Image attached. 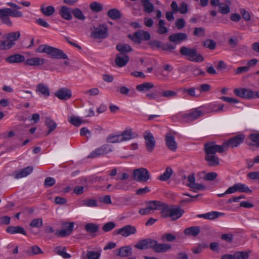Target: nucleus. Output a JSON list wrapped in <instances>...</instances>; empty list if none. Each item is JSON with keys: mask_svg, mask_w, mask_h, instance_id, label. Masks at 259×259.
I'll return each instance as SVG.
<instances>
[{"mask_svg": "<svg viewBox=\"0 0 259 259\" xmlns=\"http://www.w3.org/2000/svg\"><path fill=\"white\" fill-rule=\"evenodd\" d=\"M184 212V210L179 206L169 208L168 205L165 204L162 210L160 211V214L163 218H169L172 221H175L180 218Z\"/></svg>", "mask_w": 259, "mask_h": 259, "instance_id": "f257e3e1", "label": "nucleus"}, {"mask_svg": "<svg viewBox=\"0 0 259 259\" xmlns=\"http://www.w3.org/2000/svg\"><path fill=\"white\" fill-rule=\"evenodd\" d=\"M208 113L204 107H200L192 109L189 112L183 113L182 123H190Z\"/></svg>", "mask_w": 259, "mask_h": 259, "instance_id": "f03ea898", "label": "nucleus"}, {"mask_svg": "<svg viewBox=\"0 0 259 259\" xmlns=\"http://www.w3.org/2000/svg\"><path fill=\"white\" fill-rule=\"evenodd\" d=\"M18 9H12L5 8L0 9V20L2 22L8 26H11L12 22L9 18L10 16L13 17H21L23 16L22 12L17 10Z\"/></svg>", "mask_w": 259, "mask_h": 259, "instance_id": "7ed1b4c3", "label": "nucleus"}, {"mask_svg": "<svg viewBox=\"0 0 259 259\" xmlns=\"http://www.w3.org/2000/svg\"><path fill=\"white\" fill-rule=\"evenodd\" d=\"M180 54L188 57V59L192 62H201L203 61V57L197 51L196 48H189L183 46L180 50Z\"/></svg>", "mask_w": 259, "mask_h": 259, "instance_id": "20e7f679", "label": "nucleus"}, {"mask_svg": "<svg viewBox=\"0 0 259 259\" xmlns=\"http://www.w3.org/2000/svg\"><path fill=\"white\" fill-rule=\"evenodd\" d=\"M91 37L95 39H103L108 36V27L106 24H100L91 29Z\"/></svg>", "mask_w": 259, "mask_h": 259, "instance_id": "39448f33", "label": "nucleus"}, {"mask_svg": "<svg viewBox=\"0 0 259 259\" xmlns=\"http://www.w3.org/2000/svg\"><path fill=\"white\" fill-rule=\"evenodd\" d=\"M204 150L205 154L215 155L217 152L223 153L225 151V146L224 143L222 145H219L214 142H207L205 144Z\"/></svg>", "mask_w": 259, "mask_h": 259, "instance_id": "423d86ee", "label": "nucleus"}, {"mask_svg": "<svg viewBox=\"0 0 259 259\" xmlns=\"http://www.w3.org/2000/svg\"><path fill=\"white\" fill-rule=\"evenodd\" d=\"M112 151V146L108 144H104L92 151L88 156V158H95L99 156L108 154Z\"/></svg>", "mask_w": 259, "mask_h": 259, "instance_id": "0eeeda50", "label": "nucleus"}, {"mask_svg": "<svg viewBox=\"0 0 259 259\" xmlns=\"http://www.w3.org/2000/svg\"><path fill=\"white\" fill-rule=\"evenodd\" d=\"M128 37L138 44H140L142 40H149L151 35L149 32L143 30H139L136 31L133 35L130 34Z\"/></svg>", "mask_w": 259, "mask_h": 259, "instance_id": "6e6552de", "label": "nucleus"}, {"mask_svg": "<svg viewBox=\"0 0 259 259\" xmlns=\"http://www.w3.org/2000/svg\"><path fill=\"white\" fill-rule=\"evenodd\" d=\"M133 177L135 180L139 182H146L150 178L148 170L142 167L135 169Z\"/></svg>", "mask_w": 259, "mask_h": 259, "instance_id": "1a4fd4ad", "label": "nucleus"}, {"mask_svg": "<svg viewBox=\"0 0 259 259\" xmlns=\"http://www.w3.org/2000/svg\"><path fill=\"white\" fill-rule=\"evenodd\" d=\"M245 138V135L242 134L231 138L227 141L224 143V145L225 146V150H227L229 147H238L244 142Z\"/></svg>", "mask_w": 259, "mask_h": 259, "instance_id": "9d476101", "label": "nucleus"}, {"mask_svg": "<svg viewBox=\"0 0 259 259\" xmlns=\"http://www.w3.org/2000/svg\"><path fill=\"white\" fill-rule=\"evenodd\" d=\"M136 228L131 225H127L114 231L115 234H119L122 237H127L137 233Z\"/></svg>", "mask_w": 259, "mask_h": 259, "instance_id": "9b49d317", "label": "nucleus"}, {"mask_svg": "<svg viewBox=\"0 0 259 259\" xmlns=\"http://www.w3.org/2000/svg\"><path fill=\"white\" fill-rule=\"evenodd\" d=\"M52 58L56 59H68L67 55L62 50L50 47L47 53Z\"/></svg>", "mask_w": 259, "mask_h": 259, "instance_id": "f8f14e48", "label": "nucleus"}, {"mask_svg": "<svg viewBox=\"0 0 259 259\" xmlns=\"http://www.w3.org/2000/svg\"><path fill=\"white\" fill-rule=\"evenodd\" d=\"M147 150L151 152L155 147L156 142L152 133L145 132L144 136Z\"/></svg>", "mask_w": 259, "mask_h": 259, "instance_id": "ddd939ff", "label": "nucleus"}, {"mask_svg": "<svg viewBox=\"0 0 259 259\" xmlns=\"http://www.w3.org/2000/svg\"><path fill=\"white\" fill-rule=\"evenodd\" d=\"M234 93L236 96L242 98L246 99H253L254 92L247 89H235L234 90Z\"/></svg>", "mask_w": 259, "mask_h": 259, "instance_id": "4468645a", "label": "nucleus"}, {"mask_svg": "<svg viewBox=\"0 0 259 259\" xmlns=\"http://www.w3.org/2000/svg\"><path fill=\"white\" fill-rule=\"evenodd\" d=\"M74 223L73 222L64 223L62 224L64 229L56 232V235L60 237H65L69 235L73 230Z\"/></svg>", "mask_w": 259, "mask_h": 259, "instance_id": "2eb2a0df", "label": "nucleus"}, {"mask_svg": "<svg viewBox=\"0 0 259 259\" xmlns=\"http://www.w3.org/2000/svg\"><path fill=\"white\" fill-rule=\"evenodd\" d=\"M54 95L60 100H67L71 97L72 92L66 88H62L56 91Z\"/></svg>", "mask_w": 259, "mask_h": 259, "instance_id": "dca6fc26", "label": "nucleus"}, {"mask_svg": "<svg viewBox=\"0 0 259 259\" xmlns=\"http://www.w3.org/2000/svg\"><path fill=\"white\" fill-rule=\"evenodd\" d=\"M165 144L167 148L172 151H176L177 149V143H176L175 137L168 133L165 135Z\"/></svg>", "mask_w": 259, "mask_h": 259, "instance_id": "f3484780", "label": "nucleus"}, {"mask_svg": "<svg viewBox=\"0 0 259 259\" xmlns=\"http://www.w3.org/2000/svg\"><path fill=\"white\" fill-rule=\"evenodd\" d=\"M35 92L38 95L43 96L45 98L50 95V91L48 85L43 83H40L37 85Z\"/></svg>", "mask_w": 259, "mask_h": 259, "instance_id": "a211bd4d", "label": "nucleus"}, {"mask_svg": "<svg viewBox=\"0 0 259 259\" xmlns=\"http://www.w3.org/2000/svg\"><path fill=\"white\" fill-rule=\"evenodd\" d=\"M187 35L185 33L179 32L172 34L168 36V40L175 44H180L187 39Z\"/></svg>", "mask_w": 259, "mask_h": 259, "instance_id": "6ab92c4d", "label": "nucleus"}, {"mask_svg": "<svg viewBox=\"0 0 259 259\" xmlns=\"http://www.w3.org/2000/svg\"><path fill=\"white\" fill-rule=\"evenodd\" d=\"M46 61L44 58L38 57H32L25 60L24 64L26 65L29 66H37L39 65H43Z\"/></svg>", "mask_w": 259, "mask_h": 259, "instance_id": "aec40b11", "label": "nucleus"}, {"mask_svg": "<svg viewBox=\"0 0 259 259\" xmlns=\"http://www.w3.org/2000/svg\"><path fill=\"white\" fill-rule=\"evenodd\" d=\"M120 136L122 142L135 138L137 137L138 135L134 133L131 128H126Z\"/></svg>", "mask_w": 259, "mask_h": 259, "instance_id": "412c9836", "label": "nucleus"}, {"mask_svg": "<svg viewBox=\"0 0 259 259\" xmlns=\"http://www.w3.org/2000/svg\"><path fill=\"white\" fill-rule=\"evenodd\" d=\"M33 171V167L27 166L23 169L18 171H16L14 173V178L16 179H20L26 177L30 174Z\"/></svg>", "mask_w": 259, "mask_h": 259, "instance_id": "4be33fe9", "label": "nucleus"}, {"mask_svg": "<svg viewBox=\"0 0 259 259\" xmlns=\"http://www.w3.org/2000/svg\"><path fill=\"white\" fill-rule=\"evenodd\" d=\"M225 213L218 211H211L204 214H198L197 217L199 218H204L208 220H213L221 216H224Z\"/></svg>", "mask_w": 259, "mask_h": 259, "instance_id": "5701e85b", "label": "nucleus"}, {"mask_svg": "<svg viewBox=\"0 0 259 259\" xmlns=\"http://www.w3.org/2000/svg\"><path fill=\"white\" fill-rule=\"evenodd\" d=\"M129 57L127 55L117 54L115 60L116 65L119 67L124 66L129 61Z\"/></svg>", "mask_w": 259, "mask_h": 259, "instance_id": "b1692460", "label": "nucleus"}, {"mask_svg": "<svg viewBox=\"0 0 259 259\" xmlns=\"http://www.w3.org/2000/svg\"><path fill=\"white\" fill-rule=\"evenodd\" d=\"M6 61L9 63H20L25 61V57L16 54L7 57Z\"/></svg>", "mask_w": 259, "mask_h": 259, "instance_id": "393cba45", "label": "nucleus"}, {"mask_svg": "<svg viewBox=\"0 0 259 259\" xmlns=\"http://www.w3.org/2000/svg\"><path fill=\"white\" fill-rule=\"evenodd\" d=\"M20 37V31H14L8 33L5 35V38L7 39L10 43L12 44V46L15 45V41L17 40Z\"/></svg>", "mask_w": 259, "mask_h": 259, "instance_id": "a878e982", "label": "nucleus"}, {"mask_svg": "<svg viewBox=\"0 0 259 259\" xmlns=\"http://www.w3.org/2000/svg\"><path fill=\"white\" fill-rule=\"evenodd\" d=\"M205 160L208 162V164L210 166H215L220 164L219 158L215 155L205 154Z\"/></svg>", "mask_w": 259, "mask_h": 259, "instance_id": "bb28decb", "label": "nucleus"}, {"mask_svg": "<svg viewBox=\"0 0 259 259\" xmlns=\"http://www.w3.org/2000/svg\"><path fill=\"white\" fill-rule=\"evenodd\" d=\"M200 232V227L199 226H192L186 228L184 231V234L189 236H197Z\"/></svg>", "mask_w": 259, "mask_h": 259, "instance_id": "cd10ccee", "label": "nucleus"}, {"mask_svg": "<svg viewBox=\"0 0 259 259\" xmlns=\"http://www.w3.org/2000/svg\"><path fill=\"white\" fill-rule=\"evenodd\" d=\"M53 251L55 254L60 255L65 258L71 257V255L66 252V248L65 246H57L54 248Z\"/></svg>", "mask_w": 259, "mask_h": 259, "instance_id": "c85d7f7f", "label": "nucleus"}, {"mask_svg": "<svg viewBox=\"0 0 259 259\" xmlns=\"http://www.w3.org/2000/svg\"><path fill=\"white\" fill-rule=\"evenodd\" d=\"M146 205L151 211L157 209L161 210V211L165 203H161L158 201H151L146 203Z\"/></svg>", "mask_w": 259, "mask_h": 259, "instance_id": "c756f323", "label": "nucleus"}, {"mask_svg": "<svg viewBox=\"0 0 259 259\" xmlns=\"http://www.w3.org/2000/svg\"><path fill=\"white\" fill-rule=\"evenodd\" d=\"M6 232L11 234L19 233L26 235L24 229L20 226H9L6 229Z\"/></svg>", "mask_w": 259, "mask_h": 259, "instance_id": "7c9ffc66", "label": "nucleus"}, {"mask_svg": "<svg viewBox=\"0 0 259 259\" xmlns=\"http://www.w3.org/2000/svg\"><path fill=\"white\" fill-rule=\"evenodd\" d=\"M154 87L153 83L150 82H145L136 86V89L140 92H148Z\"/></svg>", "mask_w": 259, "mask_h": 259, "instance_id": "2f4dec72", "label": "nucleus"}, {"mask_svg": "<svg viewBox=\"0 0 259 259\" xmlns=\"http://www.w3.org/2000/svg\"><path fill=\"white\" fill-rule=\"evenodd\" d=\"M132 254V248L130 246H125L120 247L118 250L117 255L122 256L126 257Z\"/></svg>", "mask_w": 259, "mask_h": 259, "instance_id": "473e14b6", "label": "nucleus"}, {"mask_svg": "<svg viewBox=\"0 0 259 259\" xmlns=\"http://www.w3.org/2000/svg\"><path fill=\"white\" fill-rule=\"evenodd\" d=\"M141 3L145 13L149 14L154 11V6L150 0H141Z\"/></svg>", "mask_w": 259, "mask_h": 259, "instance_id": "72a5a7b5", "label": "nucleus"}, {"mask_svg": "<svg viewBox=\"0 0 259 259\" xmlns=\"http://www.w3.org/2000/svg\"><path fill=\"white\" fill-rule=\"evenodd\" d=\"M116 49L120 52L119 55H126V53H129L132 51V47L127 44H117L116 46Z\"/></svg>", "mask_w": 259, "mask_h": 259, "instance_id": "f704fd0d", "label": "nucleus"}, {"mask_svg": "<svg viewBox=\"0 0 259 259\" xmlns=\"http://www.w3.org/2000/svg\"><path fill=\"white\" fill-rule=\"evenodd\" d=\"M45 125L49 128V131L47 133V136L49 135L51 132L54 131L57 127L56 123L52 120L50 117H46L45 120Z\"/></svg>", "mask_w": 259, "mask_h": 259, "instance_id": "c9c22d12", "label": "nucleus"}, {"mask_svg": "<svg viewBox=\"0 0 259 259\" xmlns=\"http://www.w3.org/2000/svg\"><path fill=\"white\" fill-rule=\"evenodd\" d=\"M40 11L46 16H50L52 15L55 12V8L52 6L45 7L44 5L40 6Z\"/></svg>", "mask_w": 259, "mask_h": 259, "instance_id": "e433bc0d", "label": "nucleus"}, {"mask_svg": "<svg viewBox=\"0 0 259 259\" xmlns=\"http://www.w3.org/2000/svg\"><path fill=\"white\" fill-rule=\"evenodd\" d=\"M59 14L64 19L70 20L72 19L70 10L66 6H62L59 11Z\"/></svg>", "mask_w": 259, "mask_h": 259, "instance_id": "4c0bfd02", "label": "nucleus"}, {"mask_svg": "<svg viewBox=\"0 0 259 259\" xmlns=\"http://www.w3.org/2000/svg\"><path fill=\"white\" fill-rule=\"evenodd\" d=\"M171 246L169 244L167 243H158L157 242V244L155 247V252H164L171 249Z\"/></svg>", "mask_w": 259, "mask_h": 259, "instance_id": "58836bf2", "label": "nucleus"}, {"mask_svg": "<svg viewBox=\"0 0 259 259\" xmlns=\"http://www.w3.org/2000/svg\"><path fill=\"white\" fill-rule=\"evenodd\" d=\"M107 16L108 17L112 20L119 19L121 17V14L119 11L116 9H112L109 10L107 12Z\"/></svg>", "mask_w": 259, "mask_h": 259, "instance_id": "ea45409f", "label": "nucleus"}, {"mask_svg": "<svg viewBox=\"0 0 259 259\" xmlns=\"http://www.w3.org/2000/svg\"><path fill=\"white\" fill-rule=\"evenodd\" d=\"M85 230L90 234H94L98 231L99 226L94 223H88L84 226Z\"/></svg>", "mask_w": 259, "mask_h": 259, "instance_id": "a19ab883", "label": "nucleus"}, {"mask_svg": "<svg viewBox=\"0 0 259 259\" xmlns=\"http://www.w3.org/2000/svg\"><path fill=\"white\" fill-rule=\"evenodd\" d=\"M173 171L170 167H167L164 172L161 175L158 179L161 181H166L168 180L171 176Z\"/></svg>", "mask_w": 259, "mask_h": 259, "instance_id": "79ce46f5", "label": "nucleus"}, {"mask_svg": "<svg viewBox=\"0 0 259 259\" xmlns=\"http://www.w3.org/2000/svg\"><path fill=\"white\" fill-rule=\"evenodd\" d=\"M90 9L94 13H99L103 10V5L99 2H93L90 4Z\"/></svg>", "mask_w": 259, "mask_h": 259, "instance_id": "37998d69", "label": "nucleus"}, {"mask_svg": "<svg viewBox=\"0 0 259 259\" xmlns=\"http://www.w3.org/2000/svg\"><path fill=\"white\" fill-rule=\"evenodd\" d=\"M68 121L75 126H79L82 123L86 122L85 120H82L80 117L75 116H71Z\"/></svg>", "mask_w": 259, "mask_h": 259, "instance_id": "c03bdc74", "label": "nucleus"}, {"mask_svg": "<svg viewBox=\"0 0 259 259\" xmlns=\"http://www.w3.org/2000/svg\"><path fill=\"white\" fill-rule=\"evenodd\" d=\"M236 185L237 192L248 193H251L252 192V190H250V188L245 184L238 183H236Z\"/></svg>", "mask_w": 259, "mask_h": 259, "instance_id": "a18cd8bd", "label": "nucleus"}, {"mask_svg": "<svg viewBox=\"0 0 259 259\" xmlns=\"http://www.w3.org/2000/svg\"><path fill=\"white\" fill-rule=\"evenodd\" d=\"M106 142L110 143L122 142L120 134L109 135L106 138Z\"/></svg>", "mask_w": 259, "mask_h": 259, "instance_id": "49530a36", "label": "nucleus"}, {"mask_svg": "<svg viewBox=\"0 0 259 259\" xmlns=\"http://www.w3.org/2000/svg\"><path fill=\"white\" fill-rule=\"evenodd\" d=\"M250 251H237L234 254V259H248L249 256Z\"/></svg>", "mask_w": 259, "mask_h": 259, "instance_id": "de8ad7c7", "label": "nucleus"}, {"mask_svg": "<svg viewBox=\"0 0 259 259\" xmlns=\"http://www.w3.org/2000/svg\"><path fill=\"white\" fill-rule=\"evenodd\" d=\"M159 95L162 97L169 99L176 97L177 93L175 91L170 90H164L159 93Z\"/></svg>", "mask_w": 259, "mask_h": 259, "instance_id": "09e8293b", "label": "nucleus"}, {"mask_svg": "<svg viewBox=\"0 0 259 259\" xmlns=\"http://www.w3.org/2000/svg\"><path fill=\"white\" fill-rule=\"evenodd\" d=\"M176 239V237L173 234L170 233H164L162 235L161 237V240L164 242H172L175 241Z\"/></svg>", "mask_w": 259, "mask_h": 259, "instance_id": "8fccbe9b", "label": "nucleus"}, {"mask_svg": "<svg viewBox=\"0 0 259 259\" xmlns=\"http://www.w3.org/2000/svg\"><path fill=\"white\" fill-rule=\"evenodd\" d=\"M73 16L77 19L83 21L85 19V17L83 15L82 11L78 8H75L72 11Z\"/></svg>", "mask_w": 259, "mask_h": 259, "instance_id": "3c124183", "label": "nucleus"}, {"mask_svg": "<svg viewBox=\"0 0 259 259\" xmlns=\"http://www.w3.org/2000/svg\"><path fill=\"white\" fill-rule=\"evenodd\" d=\"M81 205L88 207H96L98 206L97 201L95 199H85L81 202Z\"/></svg>", "mask_w": 259, "mask_h": 259, "instance_id": "603ef678", "label": "nucleus"}, {"mask_svg": "<svg viewBox=\"0 0 259 259\" xmlns=\"http://www.w3.org/2000/svg\"><path fill=\"white\" fill-rule=\"evenodd\" d=\"M219 12L222 14H227L230 12V8L229 5L221 3L219 6Z\"/></svg>", "mask_w": 259, "mask_h": 259, "instance_id": "864d4df0", "label": "nucleus"}, {"mask_svg": "<svg viewBox=\"0 0 259 259\" xmlns=\"http://www.w3.org/2000/svg\"><path fill=\"white\" fill-rule=\"evenodd\" d=\"M224 105L223 104H212L209 106V109L210 112H219L223 110Z\"/></svg>", "mask_w": 259, "mask_h": 259, "instance_id": "5fc2aeb1", "label": "nucleus"}, {"mask_svg": "<svg viewBox=\"0 0 259 259\" xmlns=\"http://www.w3.org/2000/svg\"><path fill=\"white\" fill-rule=\"evenodd\" d=\"M135 247L139 249L143 250L147 249L146 239L139 240L135 245Z\"/></svg>", "mask_w": 259, "mask_h": 259, "instance_id": "6e6d98bb", "label": "nucleus"}, {"mask_svg": "<svg viewBox=\"0 0 259 259\" xmlns=\"http://www.w3.org/2000/svg\"><path fill=\"white\" fill-rule=\"evenodd\" d=\"M148 44L152 49H161L162 42L157 40H152L150 41Z\"/></svg>", "mask_w": 259, "mask_h": 259, "instance_id": "4d7b16f0", "label": "nucleus"}, {"mask_svg": "<svg viewBox=\"0 0 259 259\" xmlns=\"http://www.w3.org/2000/svg\"><path fill=\"white\" fill-rule=\"evenodd\" d=\"M13 47L12 44L6 39V40L0 41V50H8Z\"/></svg>", "mask_w": 259, "mask_h": 259, "instance_id": "13d9d810", "label": "nucleus"}, {"mask_svg": "<svg viewBox=\"0 0 259 259\" xmlns=\"http://www.w3.org/2000/svg\"><path fill=\"white\" fill-rule=\"evenodd\" d=\"M193 35L197 37L205 36V29L202 27H196L194 29Z\"/></svg>", "mask_w": 259, "mask_h": 259, "instance_id": "bf43d9fd", "label": "nucleus"}, {"mask_svg": "<svg viewBox=\"0 0 259 259\" xmlns=\"http://www.w3.org/2000/svg\"><path fill=\"white\" fill-rule=\"evenodd\" d=\"M208 247V245L206 243L199 244L197 247H194L192 249V252L195 254L200 253L203 248H206Z\"/></svg>", "mask_w": 259, "mask_h": 259, "instance_id": "052dcab7", "label": "nucleus"}, {"mask_svg": "<svg viewBox=\"0 0 259 259\" xmlns=\"http://www.w3.org/2000/svg\"><path fill=\"white\" fill-rule=\"evenodd\" d=\"M115 226L116 225L114 222H110L105 224L102 227V229L104 232H107L113 229Z\"/></svg>", "mask_w": 259, "mask_h": 259, "instance_id": "680f3d73", "label": "nucleus"}, {"mask_svg": "<svg viewBox=\"0 0 259 259\" xmlns=\"http://www.w3.org/2000/svg\"><path fill=\"white\" fill-rule=\"evenodd\" d=\"M203 46L212 50L215 48L216 43L212 39H207L204 41Z\"/></svg>", "mask_w": 259, "mask_h": 259, "instance_id": "e2e57ef3", "label": "nucleus"}, {"mask_svg": "<svg viewBox=\"0 0 259 259\" xmlns=\"http://www.w3.org/2000/svg\"><path fill=\"white\" fill-rule=\"evenodd\" d=\"M249 139L250 140L255 143V145L259 147V133H252L249 135Z\"/></svg>", "mask_w": 259, "mask_h": 259, "instance_id": "0e129e2a", "label": "nucleus"}, {"mask_svg": "<svg viewBox=\"0 0 259 259\" xmlns=\"http://www.w3.org/2000/svg\"><path fill=\"white\" fill-rule=\"evenodd\" d=\"M100 253L97 251H87L88 259H99Z\"/></svg>", "mask_w": 259, "mask_h": 259, "instance_id": "69168bd1", "label": "nucleus"}, {"mask_svg": "<svg viewBox=\"0 0 259 259\" xmlns=\"http://www.w3.org/2000/svg\"><path fill=\"white\" fill-rule=\"evenodd\" d=\"M146 240H147V249L152 248L154 251L157 241L155 240H154V239H152L151 238H147V239H146Z\"/></svg>", "mask_w": 259, "mask_h": 259, "instance_id": "338daca9", "label": "nucleus"}, {"mask_svg": "<svg viewBox=\"0 0 259 259\" xmlns=\"http://www.w3.org/2000/svg\"><path fill=\"white\" fill-rule=\"evenodd\" d=\"M43 225L42 220L41 219H36L33 220L30 224V226L31 227H41Z\"/></svg>", "mask_w": 259, "mask_h": 259, "instance_id": "774afa93", "label": "nucleus"}]
</instances>
